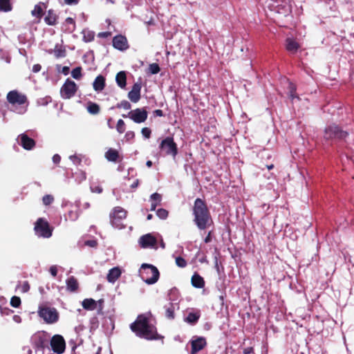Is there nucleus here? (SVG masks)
Returning a JSON list of instances; mask_svg holds the SVG:
<instances>
[{
	"instance_id": "58836bf2",
	"label": "nucleus",
	"mask_w": 354,
	"mask_h": 354,
	"mask_svg": "<svg viewBox=\"0 0 354 354\" xmlns=\"http://www.w3.org/2000/svg\"><path fill=\"white\" fill-rule=\"evenodd\" d=\"M54 201V197L50 194H46L43 196L42 202L44 205H49Z\"/></svg>"
},
{
	"instance_id": "ddd939ff",
	"label": "nucleus",
	"mask_w": 354,
	"mask_h": 354,
	"mask_svg": "<svg viewBox=\"0 0 354 354\" xmlns=\"http://www.w3.org/2000/svg\"><path fill=\"white\" fill-rule=\"evenodd\" d=\"M160 149L167 155H171L175 157L177 154V146L174 141V139L171 137H167L162 140Z\"/></svg>"
},
{
	"instance_id": "bf43d9fd",
	"label": "nucleus",
	"mask_w": 354,
	"mask_h": 354,
	"mask_svg": "<svg viewBox=\"0 0 354 354\" xmlns=\"http://www.w3.org/2000/svg\"><path fill=\"white\" fill-rule=\"evenodd\" d=\"M111 33L109 32H100L98 34V37H107L109 36H110Z\"/></svg>"
},
{
	"instance_id": "423d86ee",
	"label": "nucleus",
	"mask_w": 354,
	"mask_h": 354,
	"mask_svg": "<svg viewBox=\"0 0 354 354\" xmlns=\"http://www.w3.org/2000/svg\"><path fill=\"white\" fill-rule=\"evenodd\" d=\"M39 316L47 324L55 323L59 318V314L55 308L40 306L38 310Z\"/></svg>"
},
{
	"instance_id": "473e14b6",
	"label": "nucleus",
	"mask_w": 354,
	"mask_h": 354,
	"mask_svg": "<svg viewBox=\"0 0 354 354\" xmlns=\"http://www.w3.org/2000/svg\"><path fill=\"white\" fill-rule=\"evenodd\" d=\"M30 290V285L28 281L19 282L16 286V290L21 293H26Z\"/></svg>"
},
{
	"instance_id": "c9c22d12",
	"label": "nucleus",
	"mask_w": 354,
	"mask_h": 354,
	"mask_svg": "<svg viewBox=\"0 0 354 354\" xmlns=\"http://www.w3.org/2000/svg\"><path fill=\"white\" fill-rule=\"evenodd\" d=\"M86 109L91 114L95 115L100 112V106L94 102H89L87 105Z\"/></svg>"
},
{
	"instance_id": "f8f14e48",
	"label": "nucleus",
	"mask_w": 354,
	"mask_h": 354,
	"mask_svg": "<svg viewBox=\"0 0 354 354\" xmlns=\"http://www.w3.org/2000/svg\"><path fill=\"white\" fill-rule=\"evenodd\" d=\"M48 339V335L44 331L36 333L31 337V342L37 348L36 353L41 351V349L46 344Z\"/></svg>"
},
{
	"instance_id": "3c124183",
	"label": "nucleus",
	"mask_w": 354,
	"mask_h": 354,
	"mask_svg": "<svg viewBox=\"0 0 354 354\" xmlns=\"http://www.w3.org/2000/svg\"><path fill=\"white\" fill-rule=\"evenodd\" d=\"M118 107L123 108L125 110H129L131 108V104L129 102L124 100L118 105Z\"/></svg>"
},
{
	"instance_id": "f257e3e1",
	"label": "nucleus",
	"mask_w": 354,
	"mask_h": 354,
	"mask_svg": "<svg viewBox=\"0 0 354 354\" xmlns=\"http://www.w3.org/2000/svg\"><path fill=\"white\" fill-rule=\"evenodd\" d=\"M131 329L138 337L149 340L158 339L160 337L157 333L151 319L145 315L138 316L137 319L131 324Z\"/></svg>"
},
{
	"instance_id": "13d9d810",
	"label": "nucleus",
	"mask_w": 354,
	"mask_h": 354,
	"mask_svg": "<svg viewBox=\"0 0 354 354\" xmlns=\"http://www.w3.org/2000/svg\"><path fill=\"white\" fill-rule=\"evenodd\" d=\"M41 66L39 64H35L33 66H32V71L34 73H37L39 72L40 70H41Z\"/></svg>"
},
{
	"instance_id": "a211bd4d",
	"label": "nucleus",
	"mask_w": 354,
	"mask_h": 354,
	"mask_svg": "<svg viewBox=\"0 0 354 354\" xmlns=\"http://www.w3.org/2000/svg\"><path fill=\"white\" fill-rule=\"evenodd\" d=\"M113 46L120 50H124L128 48V42L125 37L117 35L113 39Z\"/></svg>"
},
{
	"instance_id": "4be33fe9",
	"label": "nucleus",
	"mask_w": 354,
	"mask_h": 354,
	"mask_svg": "<svg viewBox=\"0 0 354 354\" xmlns=\"http://www.w3.org/2000/svg\"><path fill=\"white\" fill-rule=\"evenodd\" d=\"M93 89L100 92L102 91L105 86V79L102 75H98L93 82Z\"/></svg>"
},
{
	"instance_id": "a18cd8bd",
	"label": "nucleus",
	"mask_w": 354,
	"mask_h": 354,
	"mask_svg": "<svg viewBox=\"0 0 354 354\" xmlns=\"http://www.w3.org/2000/svg\"><path fill=\"white\" fill-rule=\"evenodd\" d=\"M149 69L151 74H157L160 71L159 66L155 63L150 64Z\"/></svg>"
},
{
	"instance_id": "49530a36",
	"label": "nucleus",
	"mask_w": 354,
	"mask_h": 354,
	"mask_svg": "<svg viewBox=\"0 0 354 354\" xmlns=\"http://www.w3.org/2000/svg\"><path fill=\"white\" fill-rule=\"evenodd\" d=\"M176 263L180 268H185L187 266L186 261L180 257L176 258Z\"/></svg>"
},
{
	"instance_id": "052dcab7",
	"label": "nucleus",
	"mask_w": 354,
	"mask_h": 354,
	"mask_svg": "<svg viewBox=\"0 0 354 354\" xmlns=\"http://www.w3.org/2000/svg\"><path fill=\"white\" fill-rule=\"evenodd\" d=\"M79 0H64L65 3L68 5L76 4Z\"/></svg>"
},
{
	"instance_id": "1a4fd4ad",
	"label": "nucleus",
	"mask_w": 354,
	"mask_h": 354,
	"mask_svg": "<svg viewBox=\"0 0 354 354\" xmlns=\"http://www.w3.org/2000/svg\"><path fill=\"white\" fill-rule=\"evenodd\" d=\"M35 232L38 236L44 238H49L52 236V230L49 227L48 221L43 218H39L35 223Z\"/></svg>"
},
{
	"instance_id": "c756f323",
	"label": "nucleus",
	"mask_w": 354,
	"mask_h": 354,
	"mask_svg": "<svg viewBox=\"0 0 354 354\" xmlns=\"http://www.w3.org/2000/svg\"><path fill=\"white\" fill-rule=\"evenodd\" d=\"M200 317L199 312H190L187 317L185 319V321L187 323L194 324L196 323Z\"/></svg>"
},
{
	"instance_id": "412c9836",
	"label": "nucleus",
	"mask_w": 354,
	"mask_h": 354,
	"mask_svg": "<svg viewBox=\"0 0 354 354\" xmlns=\"http://www.w3.org/2000/svg\"><path fill=\"white\" fill-rule=\"evenodd\" d=\"M122 274L119 267H114L109 270L106 279L109 283H113L120 277Z\"/></svg>"
},
{
	"instance_id": "f3484780",
	"label": "nucleus",
	"mask_w": 354,
	"mask_h": 354,
	"mask_svg": "<svg viewBox=\"0 0 354 354\" xmlns=\"http://www.w3.org/2000/svg\"><path fill=\"white\" fill-rule=\"evenodd\" d=\"M156 242V239L151 234L143 235L139 239V243L143 248H155Z\"/></svg>"
},
{
	"instance_id": "6ab92c4d",
	"label": "nucleus",
	"mask_w": 354,
	"mask_h": 354,
	"mask_svg": "<svg viewBox=\"0 0 354 354\" xmlns=\"http://www.w3.org/2000/svg\"><path fill=\"white\" fill-rule=\"evenodd\" d=\"M141 85L139 83L133 84L131 90L128 93V97L132 102H138L140 99Z\"/></svg>"
},
{
	"instance_id": "774afa93",
	"label": "nucleus",
	"mask_w": 354,
	"mask_h": 354,
	"mask_svg": "<svg viewBox=\"0 0 354 354\" xmlns=\"http://www.w3.org/2000/svg\"><path fill=\"white\" fill-rule=\"evenodd\" d=\"M146 165L147 167H150L152 165V162L151 160H148Z\"/></svg>"
},
{
	"instance_id": "7c9ffc66",
	"label": "nucleus",
	"mask_w": 354,
	"mask_h": 354,
	"mask_svg": "<svg viewBox=\"0 0 354 354\" xmlns=\"http://www.w3.org/2000/svg\"><path fill=\"white\" fill-rule=\"evenodd\" d=\"M105 157L109 161L115 162L119 157L117 150L109 149L105 153Z\"/></svg>"
},
{
	"instance_id": "20e7f679",
	"label": "nucleus",
	"mask_w": 354,
	"mask_h": 354,
	"mask_svg": "<svg viewBox=\"0 0 354 354\" xmlns=\"http://www.w3.org/2000/svg\"><path fill=\"white\" fill-rule=\"evenodd\" d=\"M142 279L149 285L156 283L159 279V271L156 267L151 264L143 263L140 269Z\"/></svg>"
},
{
	"instance_id": "dca6fc26",
	"label": "nucleus",
	"mask_w": 354,
	"mask_h": 354,
	"mask_svg": "<svg viewBox=\"0 0 354 354\" xmlns=\"http://www.w3.org/2000/svg\"><path fill=\"white\" fill-rule=\"evenodd\" d=\"M192 345V354H196L206 346V339L203 337H193L190 341Z\"/></svg>"
},
{
	"instance_id": "e2e57ef3",
	"label": "nucleus",
	"mask_w": 354,
	"mask_h": 354,
	"mask_svg": "<svg viewBox=\"0 0 354 354\" xmlns=\"http://www.w3.org/2000/svg\"><path fill=\"white\" fill-rule=\"evenodd\" d=\"M138 184H139V180H136L131 185V187L132 188H136L138 186Z\"/></svg>"
},
{
	"instance_id": "393cba45",
	"label": "nucleus",
	"mask_w": 354,
	"mask_h": 354,
	"mask_svg": "<svg viewBox=\"0 0 354 354\" xmlns=\"http://www.w3.org/2000/svg\"><path fill=\"white\" fill-rule=\"evenodd\" d=\"M162 196L160 194L154 193L150 197L151 211H154L156 207L160 204Z\"/></svg>"
},
{
	"instance_id": "5fc2aeb1",
	"label": "nucleus",
	"mask_w": 354,
	"mask_h": 354,
	"mask_svg": "<svg viewBox=\"0 0 354 354\" xmlns=\"http://www.w3.org/2000/svg\"><path fill=\"white\" fill-rule=\"evenodd\" d=\"M91 190L92 192L100 194L102 192V188L100 186L91 187Z\"/></svg>"
},
{
	"instance_id": "6e6d98bb",
	"label": "nucleus",
	"mask_w": 354,
	"mask_h": 354,
	"mask_svg": "<svg viewBox=\"0 0 354 354\" xmlns=\"http://www.w3.org/2000/svg\"><path fill=\"white\" fill-rule=\"evenodd\" d=\"M134 136H135V134H134L133 131H128L125 134V138L128 140L133 139L134 138Z\"/></svg>"
},
{
	"instance_id": "09e8293b",
	"label": "nucleus",
	"mask_w": 354,
	"mask_h": 354,
	"mask_svg": "<svg viewBox=\"0 0 354 354\" xmlns=\"http://www.w3.org/2000/svg\"><path fill=\"white\" fill-rule=\"evenodd\" d=\"M69 159L72 161L74 165H80L81 162V158L77 155H72L69 156Z\"/></svg>"
},
{
	"instance_id": "5701e85b",
	"label": "nucleus",
	"mask_w": 354,
	"mask_h": 354,
	"mask_svg": "<svg viewBox=\"0 0 354 354\" xmlns=\"http://www.w3.org/2000/svg\"><path fill=\"white\" fill-rule=\"evenodd\" d=\"M62 29L64 32H72L75 29V23L73 18L67 17L63 24Z\"/></svg>"
},
{
	"instance_id": "79ce46f5",
	"label": "nucleus",
	"mask_w": 354,
	"mask_h": 354,
	"mask_svg": "<svg viewBox=\"0 0 354 354\" xmlns=\"http://www.w3.org/2000/svg\"><path fill=\"white\" fill-rule=\"evenodd\" d=\"M10 305L14 308H18L21 305V299L19 297L13 296L10 299Z\"/></svg>"
},
{
	"instance_id": "2f4dec72",
	"label": "nucleus",
	"mask_w": 354,
	"mask_h": 354,
	"mask_svg": "<svg viewBox=\"0 0 354 354\" xmlns=\"http://www.w3.org/2000/svg\"><path fill=\"white\" fill-rule=\"evenodd\" d=\"M66 286L67 289L71 291L76 290L78 287L77 280L73 277H71L66 280Z\"/></svg>"
},
{
	"instance_id": "9b49d317",
	"label": "nucleus",
	"mask_w": 354,
	"mask_h": 354,
	"mask_svg": "<svg viewBox=\"0 0 354 354\" xmlns=\"http://www.w3.org/2000/svg\"><path fill=\"white\" fill-rule=\"evenodd\" d=\"M77 86L75 82L67 79L60 89L61 97L64 99H70L75 95Z\"/></svg>"
},
{
	"instance_id": "b1692460",
	"label": "nucleus",
	"mask_w": 354,
	"mask_h": 354,
	"mask_svg": "<svg viewBox=\"0 0 354 354\" xmlns=\"http://www.w3.org/2000/svg\"><path fill=\"white\" fill-rule=\"evenodd\" d=\"M115 81L119 87L121 88H125L127 85V76L124 71H120L117 73Z\"/></svg>"
},
{
	"instance_id": "2eb2a0df",
	"label": "nucleus",
	"mask_w": 354,
	"mask_h": 354,
	"mask_svg": "<svg viewBox=\"0 0 354 354\" xmlns=\"http://www.w3.org/2000/svg\"><path fill=\"white\" fill-rule=\"evenodd\" d=\"M128 116L136 123L144 122L147 118V112L142 109H136L128 113Z\"/></svg>"
},
{
	"instance_id": "f704fd0d",
	"label": "nucleus",
	"mask_w": 354,
	"mask_h": 354,
	"mask_svg": "<svg viewBox=\"0 0 354 354\" xmlns=\"http://www.w3.org/2000/svg\"><path fill=\"white\" fill-rule=\"evenodd\" d=\"M12 9L10 0H0V10L3 12H10Z\"/></svg>"
},
{
	"instance_id": "39448f33",
	"label": "nucleus",
	"mask_w": 354,
	"mask_h": 354,
	"mask_svg": "<svg viewBox=\"0 0 354 354\" xmlns=\"http://www.w3.org/2000/svg\"><path fill=\"white\" fill-rule=\"evenodd\" d=\"M266 3L271 10L284 16L288 15L291 12V6L287 0H267Z\"/></svg>"
},
{
	"instance_id": "c85d7f7f",
	"label": "nucleus",
	"mask_w": 354,
	"mask_h": 354,
	"mask_svg": "<svg viewBox=\"0 0 354 354\" xmlns=\"http://www.w3.org/2000/svg\"><path fill=\"white\" fill-rule=\"evenodd\" d=\"M45 22L50 26H53L56 24L57 16L53 10H48L46 16L44 18Z\"/></svg>"
},
{
	"instance_id": "aec40b11",
	"label": "nucleus",
	"mask_w": 354,
	"mask_h": 354,
	"mask_svg": "<svg viewBox=\"0 0 354 354\" xmlns=\"http://www.w3.org/2000/svg\"><path fill=\"white\" fill-rule=\"evenodd\" d=\"M19 140L21 145L27 150L32 149L35 146V141L29 138L26 134H21L19 136Z\"/></svg>"
},
{
	"instance_id": "de8ad7c7",
	"label": "nucleus",
	"mask_w": 354,
	"mask_h": 354,
	"mask_svg": "<svg viewBox=\"0 0 354 354\" xmlns=\"http://www.w3.org/2000/svg\"><path fill=\"white\" fill-rule=\"evenodd\" d=\"M295 93V88L292 84L290 85V93L289 97L292 100V101L294 102L295 100H299V97L294 94Z\"/></svg>"
},
{
	"instance_id": "4c0bfd02",
	"label": "nucleus",
	"mask_w": 354,
	"mask_h": 354,
	"mask_svg": "<svg viewBox=\"0 0 354 354\" xmlns=\"http://www.w3.org/2000/svg\"><path fill=\"white\" fill-rule=\"evenodd\" d=\"M54 55L57 58L64 57L66 55V51L62 46H56L54 50Z\"/></svg>"
},
{
	"instance_id": "9d476101",
	"label": "nucleus",
	"mask_w": 354,
	"mask_h": 354,
	"mask_svg": "<svg viewBox=\"0 0 354 354\" xmlns=\"http://www.w3.org/2000/svg\"><path fill=\"white\" fill-rule=\"evenodd\" d=\"M347 136L346 131H342L335 124L329 125L324 130V137L326 140L342 139Z\"/></svg>"
},
{
	"instance_id": "c03bdc74",
	"label": "nucleus",
	"mask_w": 354,
	"mask_h": 354,
	"mask_svg": "<svg viewBox=\"0 0 354 354\" xmlns=\"http://www.w3.org/2000/svg\"><path fill=\"white\" fill-rule=\"evenodd\" d=\"M156 215L161 219H165L168 216V212L165 209H158Z\"/></svg>"
},
{
	"instance_id": "cd10ccee",
	"label": "nucleus",
	"mask_w": 354,
	"mask_h": 354,
	"mask_svg": "<svg viewBox=\"0 0 354 354\" xmlns=\"http://www.w3.org/2000/svg\"><path fill=\"white\" fill-rule=\"evenodd\" d=\"M192 284L195 288H202L204 287L205 282L203 277L198 274H194L192 277Z\"/></svg>"
},
{
	"instance_id": "e433bc0d",
	"label": "nucleus",
	"mask_w": 354,
	"mask_h": 354,
	"mask_svg": "<svg viewBox=\"0 0 354 354\" xmlns=\"http://www.w3.org/2000/svg\"><path fill=\"white\" fill-rule=\"evenodd\" d=\"M43 12V9L40 5H36L34 9L31 11V14L33 17L38 19L41 18Z\"/></svg>"
},
{
	"instance_id": "603ef678",
	"label": "nucleus",
	"mask_w": 354,
	"mask_h": 354,
	"mask_svg": "<svg viewBox=\"0 0 354 354\" xmlns=\"http://www.w3.org/2000/svg\"><path fill=\"white\" fill-rule=\"evenodd\" d=\"M85 245L91 248H94L97 245V241L95 240H88L85 241Z\"/></svg>"
},
{
	"instance_id": "0eeeda50",
	"label": "nucleus",
	"mask_w": 354,
	"mask_h": 354,
	"mask_svg": "<svg viewBox=\"0 0 354 354\" xmlns=\"http://www.w3.org/2000/svg\"><path fill=\"white\" fill-rule=\"evenodd\" d=\"M127 212L121 207L113 208L110 214V219L111 225L118 229H122L124 227L122 221L126 218Z\"/></svg>"
},
{
	"instance_id": "8fccbe9b",
	"label": "nucleus",
	"mask_w": 354,
	"mask_h": 354,
	"mask_svg": "<svg viewBox=\"0 0 354 354\" xmlns=\"http://www.w3.org/2000/svg\"><path fill=\"white\" fill-rule=\"evenodd\" d=\"M141 133H142V135L145 138H150L151 130L149 128H147V127L142 128V131H141Z\"/></svg>"
},
{
	"instance_id": "864d4df0",
	"label": "nucleus",
	"mask_w": 354,
	"mask_h": 354,
	"mask_svg": "<svg viewBox=\"0 0 354 354\" xmlns=\"http://www.w3.org/2000/svg\"><path fill=\"white\" fill-rule=\"evenodd\" d=\"M50 273L52 276L55 277L57 274V268L56 266H52L49 269Z\"/></svg>"
},
{
	"instance_id": "72a5a7b5",
	"label": "nucleus",
	"mask_w": 354,
	"mask_h": 354,
	"mask_svg": "<svg viewBox=\"0 0 354 354\" xmlns=\"http://www.w3.org/2000/svg\"><path fill=\"white\" fill-rule=\"evenodd\" d=\"M83 40L85 42H90L94 39L95 34L93 31L84 29L82 32Z\"/></svg>"
},
{
	"instance_id": "4d7b16f0",
	"label": "nucleus",
	"mask_w": 354,
	"mask_h": 354,
	"mask_svg": "<svg viewBox=\"0 0 354 354\" xmlns=\"http://www.w3.org/2000/svg\"><path fill=\"white\" fill-rule=\"evenodd\" d=\"M61 157L58 154H55L53 156V162L55 164L59 163L60 162Z\"/></svg>"
},
{
	"instance_id": "37998d69",
	"label": "nucleus",
	"mask_w": 354,
	"mask_h": 354,
	"mask_svg": "<svg viewBox=\"0 0 354 354\" xmlns=\"http://www.w3.org/2000/svg\"><path fill=\"white\" fill-rule=\"evenodd\" d=\"M116 129H117V131L120 133H122L124 132V131H125V124H124V122L122 119H120L118 121Z\"/></svg>"
},
{
	"instance_id": "a19ab883",
	"label": "nucleus",
	"mask_w": 354,
	"mask_h": 354,
	"mask_svg": "<svg viewBox=\"0 0 354 354\" xmlns=\"http://www.w3.org/2000/svg\"><path fill=\"white\" fill-rule=\"evenodd\" d=\"M71 75L74 79L79 80L82 76V68L76 67L71 71Z\"/></svg>"
},
{
	"instance_id": "ea45409f",
	"label": "nucleus",
	"mask_w": 354,
	"mask_h": 354,
	"mask_svg": "<svg viewBox=\"0 0 354 354\" xmlns=\"http://www.w3.org/2000/svg\"><path fill=\"white\" fill-rule=\"evenodd\" d=\"M75 180L79 183H80L86 179V176L85 172H84L82 171H79L75 173Z\"/></svg>"
},
{
	"instance_id": "338daca9",
	"label": "nucleus",
	"mask_w": 354,
	"mask_h": 354,
	"mask_svg": "<svg viewBox=\"0 0 354 354\" xmlns=\"http://www.w3.org/2000/svg\"><path fill=\"white\" fill-rule=\"evenodd\" d=\"M251 350H252V348H246L244 351V353L245 354H249L251 352Z\"/></svg>"
},
{
	"instance_id": "bb28decb",
	"label": "nucleus",
	"mask_w": 354,
	"mask_h": 354,
	"mask_svg": "<svg viewBox=\"0 0 354 354\" xmlns=\"http://www.w3.org/2000/svg\"><path fill=\"white\" fill-rule=\"evenodd\" d=\"M82 307L88 310H93L97 308V303L93 299H85L83 300Z\"/></svg>"
},
{
	"instance_id": "7ed1b4c3",
	"label": "nucleus",
	"mask_w": 354,
	"mask_h": 354,
	"mask_svg": "<svg viewBox=\"0 0 354 354\" xmlns=\"http://www.w3.org/2000/svg\"><path fill=\"white\" fill-rule=\"evenodd\" d=\"M7 100L10 103L13 108L12 111L18 113L24 114L27 111V98L26 95L19 93L17 91H11L7 95Z\"/></svg>"
},
{
	"instance_id": "4468645a",
	"label": "nucleus",
	"mask_w": 354,
	"mask_h": 354,
	"mask_svg": "<svg viewBox=\"0 0 354 354\" xmlns=\"http://www.w3.org/2000/svg\"><path fill=\"white\" fill-rule=\"evenodd\" d=\"M52 350L58 354L64 353L66 347L65 341L62 336L55 335L50 339Z\"/></svg>"
},
{
	"instance_id": "0e129e2a",
	"label": "nucleus",
	"mask_w": 354,
	"mask_h": 354,
	"mask_svg": "<svg viewBox=\"0 0 354 354\" xmlns=\"http://www.w3.org/2000/svg\"><path fill=\"white\" fill-rule=\"evenodd\" d=\"M83 207L84 209H88L90 207V203L86 202V203H84V205H83Z\"/></svg>"
},
{
	"instance_id": "6e6552de",
	"label": "nucleus",
	"mask_w": 354,
	"mask_h": 354,
	"mask_svg": "<svg viewBox=\"0 0 354 354\" xmlns=\"http://www.w3.org/2000/svg\"><path fill=\"white\" fill-rule=\"evenodd\" d=\"M178 292L176 289H171L169 292L168 297L170 303L168 306H165V316L168 319L174 318V311L178 308Z\"/></svg>"
},
{
	"instance_id": "69168bd1",
	"label": "nucleus",
	"mask_w": 354,
	"mask_h": 354,
	"mask_svg": "<svg viewBox=\"0 0 354 354\" xmlns=\"http://www.w3.org/2000/svg\"><path fill=\"white\" fill-rule=\"evenodd\" d=\"M210 240H211V238H210V234H209L207 235V236L205 239V243H208V242H209V241H210Z\"/></svg>"
},
{
	"instance_id": "a878e982",
	"label": "nucleus",
	"mask_w": 354,
	"mask_h": 354,
	"mask_svg": "<svg viewBox=\"0 0 354 354\" xmlns=\"http://www.w3.org/2000/svg\"><path fill=\"white\" fill-rule=\"evenodd\" d=\"M299 48V44L292 38H288L286 39V49L292 53H295Z\"/></svg>"
},
{
	"instance_id": "680f3d73",
	"label": "nucleus",
	"mask_w": 354,
	"mask_h": 354,
	"mask_svg": "<svg viewBox=\"0 0 354 354\" xmlns=\"http://www.w3.org/2000/svg\"><path fill=\"white\" fill-rule=\"evenodd\" d=\"M13 320L17 323H20L21 319L19 315H15L13 316Z\"/></svg>"
},
{
	"instance_id": "f03ea898",
	"label": "nucleus",
	"mask_w": 354,
	"mask_h": 354,
	"mask_svg": "<svg viewBox=\"0 0 354 354\" xmlns=\"http://www.w3.org/2000/svg\"><path fill=\"white\" fill-rule=\"evenodd\" d=\"M194 221L200 230L211 225L212 219L205 203L200 198L195 201L194 206Z\"/></svg>"
}]
</instances>
